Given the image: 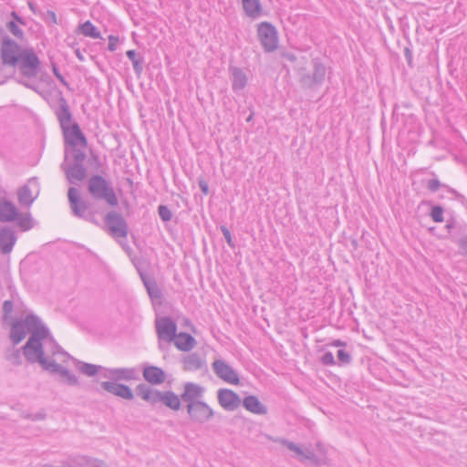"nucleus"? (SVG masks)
Masks as SVG:
<instances>
[{"label":"nucleus","mask_w":467,"mask_h":467,"mask_svg":"<svg viewBox=\"0 0 467 467\" xmlns=\"http://www.w3.org/2000/svg\"><path fill=\"white\" fill-rule=\"evenodd\" d=\"M29 337L22 347L23 355L30 364L38 363L43 369L47 363H57L55 359L49 358L46 355L45 346L52 356L58 354H67L61 346L56 341L49 328L43 323L42 319L33 312L25 315L24 317L16 318L11 324L9 338L12 345L16 346L21 343L26 333Z\"/></svg>","instance_id":"obj_1"},{"label":"nucleus","mask_w":467,"mask_h":467,"mask_svg":"<svg viewBox=\"0 0 467 467\" xmlns=\"http://www.w3.org/2000/svg\"><path fill=\"white\" fill-rule=\"evenodd\" d=\"M312 70H309L305 64L298 63L295 67L296 73L297 81L303 89L315 90L321 87L325 81L326 77V67L320 60L316 57L311 61Z\"/></svg>","instance_id":"obj_2"},{"label":"nucleus","mask_w":467,"mask_h":467,"mask_svg":"<svg viewBox=\"0 0 467 467\" xmlns=\"http://www.w3.org/2000/svg\"><path fill=\"white\" fill-rule=\"evenodd\" d=\"M87 190L95 201L105 202L110 207L119 204L112 182L100 174H93L88 179Z\"/></svg>","instance_id":"obj_3"},{"label":"nucleus","mask_w":467,"mask_h":467,"mask_svg":"<svg viewBox=\"0 0 467 467\" xmlns=\"http://www.w3.org/2000/svg\"><path fill=\"white\" fill-rule=\"evenodd\" d=\"M67 199L69 208L75 217L95 225H99V222L96 217L97 212L92 209L91 204L88 201L80 196L78 189L70 187L67 191Z\"/></svg>","instance_id":"obj_4"},{"label":"nucleus","mask_w":467,"mask_h":467,"mask_svg":"<svg viewBox=\"0 0 467 467\" xmlns=\"http://www.w3.org/2000/svg\"><path fill=\"white\" fill-rule=\"evenodd\" d=\"M19 63L14 66L17 67L19 75L23 78H36L40 71V59L32 47L24 48L20 52Z\"/></svg>","instance_id":"obj_5"},{"label":"nucleus","mask_w":467,"mask_h":467,"mask_svg":"<svg viewBox=\"0 0 467 467\" xmlns=\"http://www.w3.org/2000/svg\"><path fill=\"white\" fill-rule=\"evenodd\" d=\"M104 222L113 238H127L129 225L121 213L111 210L104 216Z\"/></svg>","instance_id":"obj_6"},{"label":"nucleus","mask_w":467,"mask_h":467,"mask_svg":"<svg viewBox=\"0 0 467 467\" xmlns=\"http://www.w3.org/2000/svg\"><path fill=\"white\" fill-rule=\"evenodd\" d=\"M257 36L265 52H273L278 47V33L271 23H260L257 26Z\"/></svg>","instance_id":"obj_7"},{"label":"nucleus","mask_w":467,"mask_h":467,"mask_svg":"<svg viewBox=\"0 0 467 467\" xmlns=\"http://www.w3.org/2000/svg\"><path fill=\"white\" fill-rule=\"evenodd\" d=\"M23 49L16 40L11 37H5L0 47L2 63L11 67L16 66V64L19 63L18 58Z\"/></svg>","instance_id":"obj_8"},{"label":"nucleus","mask_w":467,"mask_h":467,"mask_svg":"<svg viewBox=\"0 0 467 467\" xmlns=\"http://www.w3.org/2000/svg\"><path fill=\"white\" fill-rule=\"evenodd\" d=\"M187 413L192 422L199 424L209 421L214 416L213 410L202 400L187 404Z\"/></svg>","instance_id":"obj_9"},{"label":"nucleus","mask_w":467,"mask_h":467,"mask_svg":"<svg viewBox=\"0 0 467 467\" xmlns=\"http://www.w3.org/2000/svg\"><path fill=\"white\" fill-rule=\"evenodd\" d=\"M39 194V182L36 177H32L27 183L17 191V199L21 206L30 207Z\"/></svg>","instance_id":"obj_10"},{"label":"nucleus","mask_w":467,"mask_h":467,"mask_svg":"<svg viewBox=\"0 0 467 467\" xmlns=\"http://www.w3.org/2000/svg\"><path fill=\"white\" fill-rule=\"evenodd\" d=\"M157 335L160 340L171 342L177 335V324L170 317H163L156 320Z\"/></svg>","instance_id":"obj_11"},{"label":"nucleus","mask_w":467,"mask_h":467,"mask_svg":"<svg viewBox=\"0 0 467 467\" xmlns=\"http://www.w3.org/2000/svg\"><path fill=\"white\" fill-rule=\"evenodd\" d=\"M103 377L117 383L120 380L130 381L140 379V374L136 368H106Z\"/></svg>","instance_id":"obj_12"},{"label":"nucleus","mask_w":467,"mask_h":467,"mask_svg":"<svg viewBox=\"0 0 467 467\" xmlns=\"http://www.w3.org/2000/svg\"><path fill=\"white\" fill-rule=\"evenodd\" d=\"M62 131L66 145H69L72 148L77 147L78 145L87 147L88 140L84 133L81 131L78 123L73 122L71 126L64 128Z\"/></svg>","instance_id":"obj_13"},{"label":"nucleus","mask_w":467,"mask_h":467,"mask_svg":"<svg viewBox=\"0 0 467 467\" xmlns=\"http://www.w3.org/2000/svg\"><path fill=\"white\" fill-rule=\"evenodd\" d=\"M213 368L218 378L230 384L238 385L240 379L236 371L222 359H216L213 363Z\"/></svg>","instance_id":"obj_14"},{"label":"nucleus","mask_w":467,"mask_h":467,"mask_svg":"<svg viewBox=\"0 0 467 467\" xmlns=\"http://www.w3.org/2000/svg\"><path fill=\"white\" fill-rule=\"evenodd\" d=\"M67 150H65V161H67ZM61 168L64 170L66 177L71 184H75L77 182H82L87 177V169L84 164L63 163Z\"/></svg>","instance_id":"obj_15"},{"label":"nucleus","mask_w":467,"mask_h":467,"mask_svg":"<svg viewBox=\"0 0 467 467\" xmlns=\"http://www.w3.org/2000/svg\"><path fill=\"white\" fill-rule=\"evenodd\" d=\"M16 240V233L12 226L5 225L0 228V252L3 254H8L13 251Z\"/></svg>","instance_id":"obj_16"},{"label":"nucleus","mask_w":467,"mask_h":467,"mask_svg":"<svg viewBox=\"0 0 467 467\" xmlns=\"http://www.w3.org/2000/svg\"><path fill=\"white\" fill-rule=\"evenodd\" d=\"M219 404L226 410L233 411L241 404L239 395L229 389H220L217 393Z\"/></svg>","instance_id":"obj_17"},{"label":"nucleus","mask_w":467,"mask_h":467,"mask_svg":"<svg viewBox=\"0 0 467 467\" xmlns=\"http://www.w3.org/2000/svg\"><path fill=\"white\" fill-rule=\"evenodd\" d=\"M100 386L107 392L122 399L131 400L134 398V394L128 385L112 381H103Z\"/></svg>","instance_id":"obj_18"},{"label":"nucleus","mask_w":467,"mask_h":467,"mask_svg":"<svg viewBox=\"0 0 467 467\" xmlns=\"http://www.w3.org/2000/svg\"><path fill=\"white\" fill-rule=\"evenodd\" d=\"M143 379L151 385H161L166 380L165 371L154 365H144L142 369Z\"/></svg>","instance_id":"obj_19"},{"label":"nucleus","mask_w":467,"mask_h":467,"mask_svg":"<svg viewBox=\"0 0 467 467\" xmlns=\"http://www.w3.org/2000/svg\"><path fill=\"white\" fill-rule=\"evenodd\" d=\"M204 388L193 382H186L183 386V392L181 394V399L183 402L190 404L192 402L200 401L203 396Z\"/></svg>","instance_id":"obj_20"},{"label":"nucleus","mask_w":467,"mask_h":467,"mask_svg":"<svg viewBox=\"0 0 467 467\" xmlns=\"http://www.w3.org/2000/svg\"><path fill=\"white\" fill-rule=\"evenodd\" d=\"M138 272L140 275V277L147 290V293L151 299V301L155 302L157 300H161L163 297V294L161 289L160 288L159 285L157 284V281L152 276H148L145 275L142 271H140L139 268Z\"/></svg>","instance_id":"obj_21"},{"label":"nucleus","mask_w":467,"mask_h":467,"mask_svg":"<svg viewBox=\"0 0 467 467\" xmlns=\"http://www.w3.org/2000/svg\"><path fill=\"white\" fill-rule=\"evenodd\" d=\"M58 104L59 108L56 111L57 119L59 122L61 130L71 126L72 113L69 109L67 99L63 97L62 93L59 92Z\"/></svg>","instance_id":"obj_22"},{"label":"nucleus","mask_w":467,"mask_h":467,"mask_svg":"<svg viewBox=\"0 0 467 467\" xmlns=\"http://www.w3.org/2000/svg\"><path fill=\"white\" fill-rule=\"evenodd\" d=\"M18 215V209L11 202L5 198H0V222L12 223L15 222Z\"/></svg>","instance_id":"obj_23"},{"label":"nucleus","mask_w":467,"mask_h":467,"mask_svg":"<svg viewBox=\"0 0 467 467\" xmlns=\"http://www.w3.org/2000/svg\"><path fill=\"white\" fill-rule=\"evenodd\" d=\"M229 73L232 81L233 90L234 92L243 90L246 87L248 82V78L245 72L238 67L230 66Z\"/></svg>","instance_id":"obj_24"},{"label":"nucleus","mask_w":467,"mask_h":467,"mask_svg":"<svg viewBox=\"0 0 467 467\" xmlns=\"http://www.w3.org/2000/svg\"><path fill=\"white\" fill-rule=\"evenodd\" d=\"M43 362L45 365H47L44 370L61 375L67 379V383L69 386H77L78 384V378L67 368H64L62 365L58 363L48 364L45 360H43Z\"/></svg>","instance_id":"obj_25"},{"label":"nucleus","mask_w":467,"mask_h":467,"mask_svg":"<svg viewBox=\"0 0 467 467\" xmlns=\"http://www.w3.org/2000/svg\"><path fill=\"white\" fill-rule=\"evenodd\" d=\"M181 400L182 399L171 390L164 392L159 390L157 403L161 402L172 410H179L181 409Z\"/></svg>","instance_id":"obj_26"},{"label":"nucleus","mask_w":467,"mask_h":467,"mask_svg":"<svg viewBox=\"0 0 467 467\" xmlns=\"http://www.w3.org/2000/svg\"><path fill=\"white\" fill-rule=\"evenodd\" d=\"M205 365V359L196 352L190 353L182 358V368L185 371H196Z\"/></svg>","instance_id":"obj_27"},{"label":"nucleus","mask_w":467,"mask_h":467,"mask_svg":"<svg viewBox=\"0 0 467 467\" xmlns=\"http://www.w3.org/2000/svg\"><path fill=\"white\" fill-rule=\"evenodd\" d=\"M242 404L245 410L254 414L265 415L267 413V407L254 395L246 396L243 400Z\"/></svg>","instance_id":"obj_28"},{"label":"nucleus","mask_w":467,"mask_h":467,"mask_svg":"<svg viewBox=\"0 0 467 467\" xmlns=\"http://www.w3.org/2000/svg\"><path fill=\"white\" fill-rule=\"evenodd\" d=\"M136 395L140 397L143 400L155 405L157 404L158 389H153L151 387L145 383H140L135 388Z\"/></svg>","instance_id":"obj_29"},{"label":"nucleus","mask_w":467,"mask_h":467,"mask_svg":"<svg viewBox=\"0 0 467 467\" xmlns=\"http://www.w3.org/2000/svg\"><path fill=\"white\" fill-rule=\"evenodd\" d=\"M173 341L175 347L179 350L184 352L192 350L196 346L195 338L186 332H180L179 334H177Z\"/></svg>","instance_id":"obj_30"},{"label":"nucleus","mask_w":467,"mask_h":467,"mask_svg":"<svg viewBox=\"0 0 467 467\" xmlns=\"http://www.w3.org/2000/svg\"><path fill=\"white\" fill-rule=\"evenodd\" d=\"M242 5L247 16L254 19L261 16L262 5L260 0H242Z\"/></svg>","instance_id":"obj_31"},{"label":"nucleus","mask_w":467,"mask_h":467,"mask_svg":"<svg viewBox=\"0 0 467 467\" xmlns=\"http://www.w3.org/2000/svg\"><path fill=\"white\" fill-rule=\"evenodd\" d=\"M76 33L82 34L85 36H88L94 39L101 38L100 32L89 20L80 24L77 27Z\"/></svg>","instance_id":"obj_32"},{"label":"nucleus","mask_w":467,"mask_h":467,"mask_svg":"<svg viewBox=\"0 0 467 467\" xmlns=\"http://www.w3.org/2000/svg\"><path fill=\"white\" fill-rule=\"evenodd\" d=\"M126 56L131 61L136 76L140 78L143 72L144 57L133 49L128 50Z\"/></svg>","instance_id":"obj_33"},{"label":"nucleus","mask_w":467,"mask_h":467,"mask_svg":"<svg viewBox=\"0 0 467 467\" xmlns=\"http://www.w3.org/2000/svg\"><path fill=\"white\" fill-rule=\"evenodd\" d=\"M15 222H16L17 226L22 232L28 231L35 225L34 220L29 213H24L18 211V215Z\"/></svg>","instance_id":"obj_34"},{"label":"nucleus","mask_w":467,"mask_h":467,"mask_svg":"<svg viewBox=\"0 0 467 467\" xmlns=\"http://www.w3.org/2000/svg\"><path fill=\"white\" fill-rule=\"evenodd\" d=\"M13 347H15L13 345ZM21 352L23 353L22 348H8L5 351V358L9 361L14 366H21L23 363Z\"/></svg>","instance_id":"obj_35"},{"label":"nucleus","mask_w":467,"mask_h":467,"mask_svg":"<svg viewBox=\"0 0 467 467\" xmlns=\"http://www.w3.org/2000/svg\"><path fill=\"white\" fill-rule=\"evenodd\" d=\"M79 365H80L78 367L79 372H81L82 374H84L88 377H93L96 374H98L99 371L105 372V369H106V368H104L102 366L95 365V364H91V363L79 362Z\"/></svg>","instance_id":"obj_36"},{"label":"nucleus","mask_w":467,"mask_h":467,"mask_svg":"<svg viewBox=\"0 0 467 467\" xmlns=\"http://www.w3.org/2000/svg\"><path fill=\"white\" fill-rule=\"evenodd\" d=\"M89 457L86 455H76L65 461L67 467H88Z\"/></svg>","instance_id":"obj_37"},{"label":"nucleus","mask_w":467,"mask_h":467,"mask_svg":"<svg viewBox=\"0 0 467 467\" xmlns=\"http://www.w3.org/2000/svg\"><path fill=\"white\" fill-rule=\"evenodd\" d=\"M276 441L280 442L282 445L286 447L288 450L294 451L300 459L304 458V454L306 453V451L302 450L301 447H299L296 443L294 441H291L287 439L279 438L276 440Z\"/></svg>","instance_id":"obj_38"},{"label":"nucleus","mask_w":467,"mask_h":467,"mask_svg":"<svg viewBox=\"0 0 467 467\" xmlns=\"http://www.w3.org/2000/svg\"><path fill=\"white\" fill-rule=\"evenodd\" d=\"M15 309V303L12 299L5 300L2 306V320L4 322H7L9 319H12L13 322L15 319L12 318V313ZM12 323H10L11 325Z\"/></svg>","instance_id":"obj_39"},{"label":"nucleus","mask_w":467,"mask_h":467,"mask_svg":"<svg viewBox=\"0 0 467 467\" xmlns=\"http://www.w3.org/2000/svg\"><path fill=\"white\" fill-rule=\"evenodd\" d=\"M6 29L18 40H24L25 34L22 28L16 24V21H7L5 23Z\"/></svg>","instance_id":"obj_40"},{"label":"nucleus","mask_w":467,"mask_h":467,"mask_svg":"<svg viewBox=\"0 0 467 467\" xmlns=\"http://www.w3.org/2000/svg\"><path fill=\"white\" fill-rule=\"evenodd\" d=\"M430 216L435 223H442L443 218V208L440 205H435L431 208Z\"/></svg>","instance_id":"obj_41"},{"label":"nucleus","mask_w":467,"mask_h":467,"mask_svg":"<svg viewBox=\"0 0 467 467\" xmlns=\"http://www.w3.org/2000/svg\"><path fill=\"white\" fill-rule=\"evenodd\" d=\"M72 156H73V161L71 163L75 164H83L85 159H86V153L77 147H73L72 150Z\"/></svg>","instance_id":"obj_42"},{"label":"nucleus","mask_w":467,"mask_h":467,"mask_svg":"<svg viewBox=\"0 0 467 467\" xmlns=\"http://www.w3.org/2000/svg\"><path fill=\"white\" fill-rule=\"evenodd\" d=\"M158 213L161 219L165 223L171 220L172 213L167 205L161 204L158 207Z\"/></svg>","instance_id":"obj_43"},{"label":"nucleus","mask_w":467,"mask_h":467,"mask_svg":"<svg viewBox=\"0 0 467 467\" xmlns=\"http://www.w3.org/2000/svg\"><path fill=\"white\" fill-rule=\"evenodd\" d=\"M337 360L339 365H348L352 361L350 353L344 349H339L337 353Z\"/></svg>","instance_id":"obj_44"},{"label":"nucleus","mask_w":467,"mask_h":467,"mask_svg":"<svg viewBox=\"0 0 467 467\" xmlns=\"http://www.w3.org/2000/svg\"><path fill=\"white\" fill-rule=\"evenodd\" d=\"M306 460L311 461L317 465L323 463V461L320 460L312 451L306 450L304 454V458L300 459V462H305Z\"/></svg>","instance_id":"obj_45"},{"label":"nucleus","mask_w":467,"mask_h":467,"mask_svg":"<svg viewBox=\"0 0 467 467\" xmlns=\"http://www.w3.org/2000/svg\"><path fill=\"white\" fill-rule=\"evenodd\" d=\"M220 230L223 235V237L225 238L228 245L232 248H234L235 246V244L233 240V237H232V234H231V232L230 230L227 228V226L225 225H221L220 226Z\"/></svg>","instance_id":"obj_46"},{"label":"nucleus","mask_w":467,"mask_h":467,"mask_svg":"<svg viewBox=\"0 0 467 467\" xmlns=\"http://www.w3.org/2000/svg\"><path fill=\"white\" fill-rule=\"evenodd\" d=\"M441 187H447V185L442 184L437 178L430 180L427 184L428 190L431 192H437Z\"/></svg>","instance_id":"obj_47"},{"label":"nucleus","mask_w":467,"mask_h":467,"mask_svg":"<svg viewBox=\"0 0 467 467\" xmlns=\"http://www.w3.org/2000/svg\"><path fill=\"white\" fill-rule=\"evenodd\" d=\"M321 362L325 366H335L337 364L333 354L329 351L323 354Z\"/></svg>","instance_id":"obj_48"},{"label":"nucleus","mask_w":467,"mask_h":467,"mask_svg":"<svg viewBox=\"0 0 467 467\" xmlns=\"http://www.w3.org/2000/svg\"><path fill=\"white\" fill-rule=\"evenodd\" d=\"M52 71L55 75V77L66 87H68L67 81L65 79V78L61 75L59 72V69L56 63H52Z\"/></svg>","instance_id":"obj_49"},{"label":"nucleus","mask_w":467,"mask_h":467,"mask_svg":"<svg viewBox=\"0 0 467 467\" xmlns=\"http://www.w3.org/2000/svg\"><path fill=\"white\" fill-rule=\"evenodd\" d=\"M118 44H119V37L115 36L113 35H110L109 36L108 49L111 52L115 51L117 49Z\"/></svg>","instance_id":"obj_50"},{"label":"nucleus","mask_w":467,"mask_h":467,"mask_svg":"<svg viewBox=\"0 0 467 467\" xmlns=\"http://www.w3.org/2000/svg\"><path fill=\"white\" fill-rule=\"evenodd\" d=\"M47 417V414L44 410L38 411L35 414H28L26 416V419H29L31 420H45Z\"/></svg>","instance_id":"obj_51"},{"label":"nucleus","mask_w":467,"mask_h":467,"mask_svg":"<svg viewBox=\"0 0 467 467\" xmlns=\"http://www.w3.org/2000/svg\"><path fill=\"white\" fill-rule=\"evenodd\" d=\"M198 186L204 195H207L209 193V184L207 181H205L202 178H200L198 180Z\"/></svg>","instance_id":"obj_52"},{"label":"nucleus","mask_w":467,"mask_h":467,"mask_svg":"<svg viewBox=\"0 0 467 467\" xmlns=\"http://www.w3.org/2000/svg\"><path fill=\"white\" fill-rule=\"evenodd\" d=\"M88 467H107L105 462L101 460L89 457Z\"/></svg>","instance_id":"obj_53"},{"label":"nucleus","mask_w":467,"mask_h":467,"mask_svg":"<svg viewBox=\"0 0 467 467\" xmlns=\"http://www.w3.org/2000/svg\"><path fill=\"white\" fill-rule=\"evenodd\" d=\"M17 82L23 86H25L26 88H30L34 91H36L37 92V87L35 85V84H32L30 81L26 80V79H18Z\"/></svg>","instance_id":"obj_54"},{"label":"nucleus","mask_w":467,"mask_h":467,"mask_svg":"<svg viewBox=\"0 0 467 467\" xmlns=\"http://www.w3.org/2000/svg\"><path fill=\"white\" fill-rule=\"evenodd\" d=\"M282 57H284L285 59L290 61V62H296L297 61V57L296 56L292 53V52H284L282 54Z\"/></svg>","instance_id":"obj_55"},{"label":"nucleus","mask_w":467,"mask_h":467,"mask_svg":"<svg viewBox=\"0 0 467 467\" xmlns=\"http://www.w3.org/2000/svg\"><path fill=\"white\" fill-rule=\"evenodd\" d=\"M404 56L405 58L409 64V66H412V52L409 47H405L404 49Z\"/></svg>","instance_id":"obj_56"},{"label":"nucleus","mask_w":467,"mask_h":467,"mask_svg":"<svg viewBox=\"0 0 467 467\" xmlns=\"http://www.w3.org/2000/svg\"><path fill=\"white\" fill-rule=\"evenodd\" d=\"M447 189V191L452 194L455 195V197L458 199V200H461V199H463V195H462L461 193H459L455 189L453 188H451L447 185V187H445Z\"/></svg>","instance_id":"obj_57"},{"label":"nucleus","mask_w":467,"mask_h":467,"mask_svg":"<svg viewBox=\"0 0 467 467\" xmlns=\"http://www.w3.org/2000/svg\"><path fill=\"white\" fill-rule=\"evenodd\" d=\"M47 16H48V18L51 19L52 23L57 24V16H56V13L54 11L47 10Z\"/></svg>","instance_id":"obj_58"},{"label":"nucleus","mask_w":467,"mask_h":467,"mask_svg":"<svg viewBox=\"0 0 467 467\" xmlns=\"http://www.w3.org/2000/svg\"><path fill=\"white\" fill-rule=\"evenodd\" d=\"M75 55L79 61L85 60L83 54L81 53V51L78 48L75 50Z\"/></svg>","instance_id":"obj_59"},{"label":"nucleus","mask_w":467,"mask_h":467,"mask_svg":"<svg viewBox=\"0 0 467 467\" xmlns=\"http://www.w3.org/2000/svg\"><path fill=\"white\" fill-rule=\"evenodd\" d=\"M332 346H335V347H343V346H346V343L343 342L342 340L340 339H337V340H334L333 343H332Z\"/></svg>","instance_id":"obj_60"},{"label":"nucleus","mask_w":467,"mask_h":467,"mask_svg":"<svg viewBox=\"0 0 467 467\" xmlns=\"http://www.w3.org/2000/svg\"><path fill=\"white\" fill-rule=\"evenodd\" d=\"M5 37H10L9 36L6 35V33L5 32V30L3 28L0 27V44L2 45L3 43V39Z\"/></svg>","instance_id":"obj_61"},{"label":"nucleus","mask_w":467,"mask_h":467,"mask_svg":"<svg viewBox=\"0 0 467 467\" xmlns=\"http://www.w3.org/2000/svg\"><path fill=\"white\" fill-rule=\"evenodd\" d=\"M10 17H12L11 21H16V22L17 18L19 17V15L16 11H12L10 13Z\"/></svg>","instance_id":"obj_62"},{"label":"nucleus","mask_w":467,"mask_h":467,"mask_svg":"<svg viewBox=\"0 0 467 467\" xmlns=\"http://www.w3.org/2000/svg\"><path fill=\"white\" fill-rule=\"evenodd\" d=\"M454 225H455V222H454V220H451V221H448V222H447L446 228H447L448 230H451V228H453V227H454Z\"/></svg>","instance_id":"obj_63"},{"label":"nucleus","mask_w":467,"mask_h":467,"mask_svg":"<svg viewBox=\"0 0 467 467\" xmlns=\"http://www.w3.org/2000/svg\"><path fill=\"white\" fill-rule=\"evenodd\" d=\"M16 24H17L18 26H19V25H21V26H26V20H25L23 17H21L20 16H19V17H18V18H17V20H16Z\"/></svg>","instance_id":"obj_64"}]
</instances>
